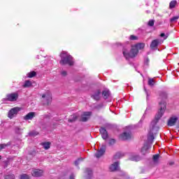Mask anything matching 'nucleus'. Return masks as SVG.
Segmentation results:
<instances>
[{
  "mask_svg": "<svg viewBox=\"0 0 179 179\" xmlns=\"http://www.w3.org/2000/svg\"><path fill=\"white\" fill-rule=\"evenodd\" d=\"M31 86V81L26 80L23 85V87H30Z\"/></svg>",
  "mask_w": 179,
  "mask_h": 179,
  "instance_id": "b1692460",
  "label": "nucleus"
},
{
  "mask_svg": "<svg viewBox=\"0 0 179 179\" xmlns=\"http://www.w3.org/2000/svg\"><path fill=\"white\" fill-rule=\"evenodd\" d=\"M133 47H136V50H137L138 52L139 50H143V48H145V43H138L133 45Z\"/></svg>",
  "mask_w": 179,
  "mask_h": 179,
  "instance_id": "a211bd4d",
  "label": "nucleus"
},
{
  "mask_svg": "<svg viewBox=\"0 0 179 179\" xmlns=\"http://www.w3.org/2000/svg\"><path fill=\"white\" fill-rule=\"evenodd\" d=\"M91 97L92 99H94V100L99 101L100 99H101V91H100V90H96L92 92Z\"/></svg>",
  "mask_w": 179,
  "mask_h": 179,
  "instance_id": "1a4fd4ad",
  "label": "nucleus"
},
{
  "mask_svg": "<svg viewBox=\"0 0 179 179\" xmlns=\"http://www.w3.org/2000/svg\"><path fill=\"white\" fill-rule=\"evenodd\" d=\"M115 143V139L112 138L109 140V145H110V146L114 145Z\"/></svg>",
  "mask_w": 179,
  "mask_h": 179,
  "instance_id": "473e14b6",
  "label": "nucleus"
},
{
  "mask_svg": "<svg viewBox=\"0 0 179 179\" xmlns=\"http://www.w3.org/2000/svg\"><path fill=\"white\" fill-rule=\"evenodd\" d=\"M179 120L178 115H172L167 122L168 127H174Z\"/></svg>",
  "mask_w": 179,
  "mask_h": 179,
  "instance_id": "423d86ee",
  "label": "nucleus"
},
{
  "mask_svg": "<svg viewBox=\"0 0 179 179\" xmlns=\"http://www.w3.org/2000/svg\"><path fill=\"white\" fill-rule=\"evenodd\" d=\"M44 171L41 169H33L31 174L33 177H41Z\"/></svg>",
  "mask_w": 179,
  "mask_h": 179,
  "instance_id": "9d476101",
  "label": "nucleus"
},
{
  "mask_svg": "<svg viewBox=\"0 0 179 179\" xmlns=\"http://www.w3.org/2000/svg\"><path fill=\"white\" fill-rule=\"evenodd\" d=\"M36 75L37 73H36V71H31L27 74V78H34V76H36Z\"/></svg>",
  "mask_w": 179,
  "mask_h": 179,
  "instance_id": "5701e85b",
  "label": "nucleus"
},
{
  "mask_svg": "<svg viewBox=\"0 0 179 179\" xmlns=\"http://www.w3.org/2000/svg\"><path fill=\"white\" fill-rule=\"evenodd\" d=\"M52 97L51 96V92H46L45 94H42V102L43 104L48 105L51 103Z\"/></svg>",
  "mask_w": 179,
  "mask_h": 179,
  "instance_id": "20e7f679",
  "label": "nucleus"
},
{
  "mask_svg": "<svg viewBox=\"0 0 179 179\" xmlns=\"http://www.w3.org/2000/svg\"><path fill=\"white\" fill-rule=\"evenodd\" d=\"M148 85L149 86H153L155 85V80L153 78H149Z\"/></svg>",
  "mask_w": 179,
  "mask_h": 179,
  "instance_id": "bb28decb",
  "label": "nucleus"
},
{
  "mask_svg": "<svg viewBox=\"0 0 179 179\" xmlns=\"http://www.w3.org/2000/svg\"><path fill=\"white\" fill-rule=\"evenodd\" d=\"M162 43H163V41H162V39L153 40L150 44L151 50H156L157 48V45H159V44H162Z\"/></svg>",
  "mask_w": 179,
  "mask_h": 179,
  "instance_id": "6e6552de",
  "label": "nucleus"
},
{
  "mask_svg": "<svg viewBox=\"0 0 179 179\" xmlns=\"http://www.w3.org/2000/svg\"><path fill=\"white\" fill-rule=\"evenodd\" d=\"M77 119H78V115H73L71 116L69 121V122H73V121L76 120Z\"/></svg>",
  "mask_w": 179,
  "mask_h": 179,
  "instance_id": "393cba45",
  "label": "nucleus"
},
{
  "mask_svg": "<svg viewBox=\"0 0 179 179\" xmlns=\"http://www.w3.org/2000/svg\"><path fill=\"white\" fill-rule=\"evenodd\" d=\"M79 162H80V159H78V160L75 162L76 166H78V164H79Z\"/></svg>",
  "mask_w": 179,
  "mask_h": 179,
  "instance_id": "58836bf2",
  "label": "nucleus"
},
{
  "mask_svg": "<svg viewBox=\"0 0 179 179\" xmlns=\"http://www.w3.org/2000/svg\"><path fill=\"white\" fill-rule=\"evenodd\" d=\"M138 49L134 45L131 46V49L129 52L127 49L123 50V55L126 59H129V58H135L138 55Z\"/></svg>",
  "mask_w": 179,
  "mask_h": 179,
  "instance_id": "7ed1b4c3",
  "label": "nucleus"
},
{
  "mask_svg": "<svg viewBox=\"0 0 179 179\" xmlns=\"http://www.w3.org/2000/svg\"><path fill=\"white\" fill-rule=\"evenodd\" d=\"M6 99L8 101H16L17 99H19V94L17 92L8 94L6 96Z\"/></svg>",
  "mask_w": 179,
  "mask_h": 179,
  "instance_id": "0eeeda50",
  "label": "nucleus"
},
{
  "mask_svg": "<svg viewBox=\"0 0 179 179\" xmlns=\"http://www.w3.org/2000/svg\"><path fill=\"white\" fill-rule=\"evenodd\" d=\"M20 179H30L29 175L23 174L21 176Z\"/></svg>",
  "mask_w": 179,
  "mask_h": 179,
  "instance_id": "2f4dec72",
  "label": "nucleus"
},
{
  "mask_svg": "<svg viewBox=\"0 0 179 179\" xmlns=\"http://www.w3.org/2000/svg\"><path fill=\"white\" fill-rule=\"evenodd\" d=\"M104 153H106V145H103L99 150H98L96 152V153L95 154V157H96L97 159L101 157V156H103V155H104Z\"/></svg>",
  "mask_w": 179,
  "mask_h": 179,
  "instance_id": "9b49d317",
  "label": "nucleus"
},
{
  "mask_svg": "<svg viewBox=\"0 0 179 179\" xmlns=\"http://www.w3.org/2000/svg\"><path fill=\"white\" fill-rule=\"evenodd\" d=\"M8 146L6 144H0V150H2V149H5Z\"/></svg>",
  "mask_w": 179,
  "mask_h": 179,
  "instance_id": "f704fd0d",
  "label": "nucleus"
},
{
  "mask_svg": "<svg viewBox=\"0 0 179 179\" xmlns=\"http://www.w3.org/2000/svg\"><path fill=\"white\" fill-rule=\"evenodd\" d=\"M159 105L161 108L159 111L158 112V114L155 115L156 120L152 122L151 123V127L150 129V131L148 136V139L150 141H153V139H155L154 134H157V131H159V127L156 126V124H157V121H159V119L163 117V114H164V111H166V102H160Z\"/></svg>",
  "mask_w": 179,
  "mask_h": 179,
  "instance_id": "f257e3e1",
  "label": "nucleus"
},
{
  "mask_svg": "<svg viewBox=\"0 0 179 179\" xmlns=\"http://www.w3.org/2000/svg\"><path fill=\"white\" fill-rule=\"evenodd\" d=\"M124 155L121 154V152H117L115 155V159H121V157H122Z\"/></svg>",
  "mask_w": 179,
  "mask_h": 179,
  "instance_id": "c85d7f7f",
  "label": "nucleus"
},
{
  "mask_svg": "<svg viewBox=\"0 0 179 179\" xmlns=\"http://www.w3.org/2000/svg\"><path fill=\"white\" fill-rule=\"evenodd\" d=\"M120 169V163L118 162H114L112 164L110 167L109 170L110 171H117Z\"/></svg>",
  "mask_w": 179,
  "mask_h": 179,
  "instance_id": "4468645a",
  "label": "nucleus"
},
{
  "mask_svg": "<svg viewBox=\"0 0 179 179\" xmlns=\"http://www.w3.org/2000/svg\"><path fill=\"white\" fill-rule=\"evenodd\" d=\"M176 5H177V1H172L169 3V8L171 9H173V8H176Z\"/></svg>",
  "mask_w": 179,
  "mask_h": 179,
  "instance_id": "a878e982",
  "label": "nucleus"
},
{
  "mask_svg": "<svg viewBox=\"0 0 179 179\" xmlns=\"http://www.w3.org/2000/svg\"><path fill=\"white\" fill-rule=\"evenodd\" d=\"M159 155H155L152 157V162L154 164H157L159 163Z\"/></svg>",
  "mask_w": 179,
  "mask_h": 179,
  "instance_id": "4be33fe9",
  "label": "nucleus"
},
{
  "mask_svg": "<svg viewBox=\"0 0 179 179\" xmlns=\"http://www.w3.org/2000/svg\"><path fill=\"white\" fill-rule=\"evenodd\" d=\"M62 75H63V76H65L66 75V71H62Z\"/></svg>",
  "mask_w": 179,
  "mask_h": 179,
  "instance_id": "ea45409f",
  "label": "nucleus"
},
{
  "mask_svg": "<svg viewBox=\"0 0 179 179\" xmlns=\"http://www.w3.org/2000/svg\"><path fill=\"white\" fill-rule=\"evenodd\" d=\"M148 150H149V145H144L141 148V153H142V155H146V153H148Z\"/></svg>",
  "mask_w": 179,
  "mask_h": 179,
  "instance_id": "412c9836",
  "label": "nucleus"
},
{
  "mask_svg": "<svg viewBox=\"0 0 179 179\" xmlns=\"http://www.w3.org/2000/svg\"><path fill=\"white\" fill-rule=\"evenodd\" d=\"M102 96H103V99H105V100L106 99H108V96H110V91H108V90H105L102 92Z\"/></svg>",
  "mask_w": 179,
  "mask_h": 179,
  "instance_id": "6ab92c4d",
  "label": "nucleus"
},
{
  "mask_svg": "<svg viewBox=\"0 0 179 179\" xmlns=\"http://www.w3.org/2000/svg\"><path fill=\"white\" fill-rule=\"evenodd\" d=\"M99 131L103 139H107V138H108V133L106 129L101 128Z\"/></svg>",
  "mask_w": 179,
  "mask_h": 179,
  "instance_id": "dca6fc26",
  "label": "nucleus"
},
{
  "mask_svg": "<svg viewBox=\"0 0 179 179\" xmlns=\"http://www.w3.org/2000/svg\"><path fill=\"white\" fill-rule=\"evenodd\" d=\"M20 110H22V108H20L19 107H14V108H11L8 111V118H10V120L15 118V117H16V115H17V114L19 113V111H20Z\"/></svg>",
  "mask_w": 179,
  "mask_h": 179,
  "instance_id": "39448f33",
  "label": "nucleus"
},
{
  "mask_svg": "<svg viewBox=\"0 0 179 179\" xmlns=\"http://www.w3.org/2000/svg\"><path fill=\"white\" fill-rule=\"evenodd\" d=\"M60 57H61V60H60L61 65L67 64V65H70V66H71V65H73V58L72 57V56H71V55H69V53H68V52L63 51L60 54Z\"/></svg>",
  "mask_w": 179,
  "mask_h": 179,
  "instance_id": "f03ea898",
  "label": "nucleus"
},
{
  "mask_svg": "<svg viewBox=\"0 0 179 179\" xmlns=\"http://www.w3.org/2000/svg\"><path fill=\"white\" fill-rule=\"evenodd\" d=\"M179 19V16H175L172 18H171V22L173 23L174 22H177V20H178Z\"/></svg>",
  "mask_w": 179,
  "mask_h": 179,
  "instance_id": "7c9ffc66",
  "label": "nucleus"
},
{
  "mask_svg": "<svg viewBox=\"0 0 179 179\" xmlns=\"http://www.w3.org/2000/svg\"><path fill=\"white\" fill-rule=\"evenodd\" d=\"M34 117H36V113L30 112L23 117V120H24L25 121H29L34 119Z\"/></svg>",
  "mask_w": 179,
  "mask_h": 179,
  "instance_id": "ddd939ff",
  "label": "nucleus"
},
{
  "mask_svg": "<svg viewBox=\"0 0 179 179\" xmlns=\"http://www.w3.org/2000/svg\"><path fill=\"white\" fill-rule=\"evenodd\" d=\"M42 146L43 148L45 149V150H48V149H50V147L51 146V143L50 142L42 143Z\"/></svg>",
  "mask_w": 179,
  "mask_h": 179,
  "instance_id": "aec40b11",
  "label": "nucleus"
},
{
  "mask_svg": "<svg viewBox=\"0 0 179 179\" xmlns=\"http://www.w3.org/2000/svg\"><path fill=\"white\" fill-rule=\"evenodd\" d=\"M155 24V21L153 20H151L148 22V25L152 27Z\"/></svg>",
  "mask_w": 179,
  "mask_h": 179,
  "instance_id": "c9c22d12",
  "label": "nucleus"
},
{
  "mask_svg": "<svg viewBox=\"0 0 179 179\" xmlns=\"http://www.w3.org/2000/svg\"><path fill=\"white\" fill-rule=\"evenodd\" d=\"M160 37H164V40H166L167 38V36H166L164 33L161 34Z\"/></svg>",
  "mask_w": 179,
  "mask_h": 179,
  "instance_id": "e433bc0d",
  "label": "nucleus"
},
{
  "mask_svg": "<svg viewBox=\"0 0 179 179\" xmlns=\"http://www.w3.org/2000/svg\"><path fill=\"white\" fill-rule=\"evenodd\" d=\"M69 179H75V175L71 174V175L70 176Z\"/></svg>",
  "mask_w": 179,
  "mask_h": 179,
  "instance_id": "4c0bfd02",
  "label": "nucleus"
},
{
  "mask_svg": "<svg viewBox=\"0 0 179 179\" xmlns=\"http://www.w3.org/2000/svg\"><path fill=\"white\" fill-rule=\"evenodd\" d=\"M1 157H1V155H0V160H1Z\"/></svg>",
  "mask_w": 179,
  "mask_h": 179,
  "instance_id": "79ce46f5",
  "label": "nucleus"
},
{
  "mask_svg": "<svg viewBox=\"0 0 179 179\" xmlns=\"http://www.w3.org/2000/svg\"><path fill=\"white\" fill-rule=\"evenodd\" d=\"M129 159L132 162H139L142 158H141V157L139 155L133 154L130 156Z\"/></svg>",
  "mask_w": 179,
  "mask_h": 179,
  "instance_id": "f3484780",
  "label": "nucleus"
},
{
  "mask_svg": "<svg viewBox=\"0 0 179 179\" xmlns=\"http://www.w3.org/2000/svg\"><path fill=\"white\" fill-rule=\"evenodd\" d=\"M29 135L30 136H37V135H38V132L36 131H33L29 132Z\"/></svg>",
  "mask_w": 179,
  "mask_h": 179,
  "instance_id": "cd10ccee",
  "label": "nucleus"
},
{
  "mask_svg": "<svg viewBox=\"0 0 179 179\" xmlns=\"http://www.w3.org/2000/svg\"><path fill=\"white\" fill-rule=\"evenodd\" d=\"M120 139L122 141H127L131 139V132H124L120 136Z\"/></svg>",
  "mask_w": 179,
  "mask_h": 179,
  "instance_id": "2eb2a0df",
  "label": "nucleus"
},
{
  "mask_svg": "<svg viewBox=\"0 0 179 179\" xmlns=\"http://www.w3.org/2000/svg\"><path fill=\"white\" fill-rule=\"evenodd\" d=\"M145 92H146V90L145 89Z\"/></svg>",
  "mask_w": 179,
  "mask_h": 179,
  "instance_id": "37998d69",
  "label": "nucleus"
},
{
  "mask_svg": "<svg viewBox=\"0 0 179 179\" xmlns=\"http://www.w3.org/2000/svg\"><path fill=\"white\" fill-rule=\"evenodd\" d=\"M92 115V113L90 112H84L83 115H81V121L83 122H86L89 118H90V116Z\"/></svg>",
  "mask_w": 179,
  "mask_h": 179,
  "instance_id": "f8f14e48",
  "label": "nucleus"
},
{
  "mask_svg": "<svg viewBox=\"0 0 179 179\" xmlns=\"http://www.w3.org/2000/svg\"><path fill=\"white\" fill-rule=\"evenodd\" d=\"M5 179H15V175H7L5 176Z\"/></svg>",
  "mask_w": 179,
  "mask_h": 179,
  "instance_id": "c756f323",
  "label": "nucleus"
},
{
  "mask_svg": "<svg viewBox=\"0 0 179 179\" xmlns=\"http://www.w3.org/2000/svg\"><path fill=\"white\" fill-rule=\"evenodd\" d=\"M88 174H89V176H92V171H89V172H88Z\"/></svg>",
  "mask_w": 179,
  "mask_h": 179,
  "instance_id": "a19ab883",
  "label": "nucleus"
},
{
  "mask_svg": "<svg viewBox=\"0 0 179 179\" xmlns=\"http://www.w3.org/2000/svg\"><path fill=\"white\" fill-rule=\"evenodd\" d=\"M130 40H138V36H135V35H131L129 37Z\"/></svg>",
  "mask_w": 179,
  "mask_h": 179,
  "instance_id": "72a5a7b5",
  "label": "nucleus"
}]
</instances>
